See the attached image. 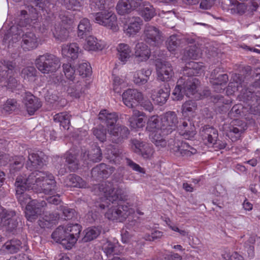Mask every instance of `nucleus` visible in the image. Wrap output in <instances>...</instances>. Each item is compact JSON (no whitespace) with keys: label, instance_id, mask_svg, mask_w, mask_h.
I'll use <instances>...</instances> for the list:
<instances>
[{"label":"nucleus","instance_id":"1","mask_svg":"<svg viewBox=\"0 0 260 260\" xmlns=\"http://www.w3.org/2000/svg\"><path fill=\"white\" fill-rule=\"evenodd\" d=\"M25 179L28 186L37 192L51 194L56 190L55 177L48 171H35Z\"/></svg>","mask_w":260,"mask_h":260},{"label":"nucleus","instance_id":"2","mask_svg":"<svg viewBox=\"0 0 260 260\" xmlns=\"http://www.w3.org/2000/svg\"><path fill=\"white\" fill-rule=\"evenodd\" d=\"M81 231V227L78 224L59 226L52 233L51 237L54 241L70 249L76 243Z\"/></svg>","mask_w":260,"mask_h":260},{"label":"nucleus","instance_id":"3","mask_svg":"<svg viewBox=\"0 0 260 260\" xmlns=\"http://www.w3.org/2000/svg\"><path fill=\"white\" fill-rule=\"evenodd\" d=\"M200 84L199 80L196 77H182L177 81V85L172 93V99L174 101L183 99L184 95L189 97L198 91Z\"/></svg>","mask_w":260,"mask_h":260},{"label":"nucleus","instance_id":"4","mask_svg":"<svg viewBox=\"0 0 260 260\" xmlns=\"http://www.w3.org/2000/svg\"><path fill=\"white\" fill-rule=\"evenodd\" d=\"M35 64L42 74H49L56 72L60 68L61 63L58 57L47 53L38 56L35 60Z\"/></svg>","mask_w":260,"mask_h":260},{"label":"nucleus","instance_id":"5","mask_svg":"<svg viewBox=\"0 0 260 260\" xmlns=\"http://www.w3.org/2000/svg\"><path fill=\"white\" fill-rule=\"evenodd\" d=\"M99 190L103 192L107 199L112 203L116 201H126L128 195L125 190L120 187L115 188L109 182H103L98 186Z\"/></svg>","mask_w":260,"mask_h":260},{"label":"nucleus","instance_id":"6","mask_svg":"<svg viewBox=\"0 0 260 260\" xmlns=\"http://www.w3.org/2000/svg\"><path fill=\"white\" fill-rule=\"evenodd\" d=\"M92 17L95 23L104 26L114 31L118 30L117 17L116 15L110 10L92 13Z\"/></svg>","mask_w":260,"mask_h":260},{"label":"nucleus","instance_id":"7","mask_svg":"<svg viewBox=\"0 0 260 260\" xmlns=\"http://www.w3.org/2000/svg\"><path fill=\"white\" fill-rule=\"evenodd\" d=\"M133 212V209L127 205L112 206L106 212L105 216L110 220L122 222Z\"/></svg>","mask_w":260,"mask_h":260},{"label":"nucleus","instance_id":"8","mask_svg":"<svg viewBox=\"0 0 260 260\" xmlns=\"http://www.w3.org/2000/svg\"><path fill=\"white\" fill-rule=\"evenodd\" d=\"M143 37L147 43L153 46H159L164 40L160 30L149 24L145 25Z\"/></svg>","mask_w":260,"mask_h":260},{"label":"nucleus","instance_id":"9","mask_svg":"<svg viewBox=\"0 0 260 260\" xmlns=\"http://www.w3.org/2000/svg\"><path fill=\"white\" fill-rule=\"evenodd\" d=\"M47 203L45 201H38L32 200L28 203L25 208V217L27 219L33 222L44 212Z\"/></svg>","mask_w":260,"mask_h":260},{"label":"nucleus","instance_id":"10","mask_svg":"<svg viewBox=\"0 0 260 260\" xmlns=\"http://www.w3.org/2000/svg\"><path fill=\"white\" fill-rule=\"evenodd\" d=\"M111 141L115 144H121L128 138L130 132L125 125L117 124L108 129Z\"/></svg>","mask_w":260,"mask_h":260},{"label":"nucleus","instance_id":"11","mask_svg":"<svg viewBox=\"0 0 260 260\" xmlns=\"http://www.w3.org/2000/svg\"><path fill=\"white\" fill-rule=\"evenodd\" d=\"M16 187V194L18 202L21 205L28 204L30 200V196L24 192L27 189H31V187L28 186V184L26 183L25 178L22 176H18L16 179L15 183Z\"/></svg>","mask_w":260,"mask_h":260},{"label":"nucleus","instance_id":"12","mask_svg":"<svg viewBox=\"0 0 260 260\" xmlns=\"http://www.w3.org/2000/svg\"><path fill=\"white\" fill-rule=\"evenodd\" d=\"M240 91V96L241 100L248 103L251 112L254 114H259L260 97L248 89H242Z\"/></svg>","mask_w":260,"mask_h":260},{"label":"nucleus","instance_id":"13","mask_svg":"<svg viewBox=\"0 0 260 260\" xmlns=\"http://www.w3.org/2000/svg\"><path fill=\"white\" fill-rule=\"evenodd\" d=\"M132 144L135 147V152L143 158L149 159L152 157L154 150L151 144L135 139L132 140Z\"/></svg>","mask_w":260,"mask_h":260},{"label":"nucleus","instance_id":"14","mask_svg":"<svg viewBox=\"0 0 260 260\" xmlns=\"http://www.w3.org/2000/svg\"><path fill=\"white\" fill-rule=\"evenodd\" d=\"M246 127V124L242 120L236 119L232 121L229 126L226 136L232 141H236L241 137Z\"/></svg>","mask_w":260,"mask_h":260},{"label":"nucleus","instance_id":"15","mask_svg":"<svg viewBox=\"0 0 260 260\" xmlns=\"http://www.w3.org/2000/svg\"><path fill=\"white\" fill-rule=\"evenodd\" d=\"M115 171V168L105 164L96 165L91 170V178L95 180H101L109 177Z\"/></svg>","mask_w":260,"mask_h":260},{"label":"nucleus","instance_id":"16","mask_svg":"<svg viewBox=\"0 0 260 260\" xmlns=\"http://www.w3.org/2000/svg\"><path fill=\"white\" fill-rule=\"evenodd\" d=\"M122 101L125 106L133 108L136 102L143 100V94L135 89H128L122 94Z\"/></svg>","mask_w":260,"mask_h":260},{"label":"nucleus","instance_id":"17","mask_svg":"<svg viewBox=\"0 0 260 260\" xmlns=\"http://www.w3.org/2000/svg\"><path fill=\"white\" fill-rule=\"evenodd\" d=\"M156 68L158 78L161 81H168L174 75L172 66L169 62L158 60L156 63Z\"/></svg>","mask_w":260,"mask_h":260},{"label":"nucleus","instance_id":"18","mask_svg":"<svg viewBox=\"0 0 260 260\" xmlns=\"http://www.w3.org/2000/svg\"><path fill=\"white\" fill-rule=\"evenodd\" d=\"M119 118L118 114L109 110H102L99 114V119L102 123L106 125L107 129L113 127Z\"/></svg>","mask_w":260,"mask_h":260},{"label":"nucleus","instance_id":"19","mask_svg":"<svg viewBox=\"0 0 260 260\" xmlns=\"http://www.w3.org/2000/svg\"><path fill=\"white\" fill-rule=\"evenodd\" d=\"M178 118L174 112H167L161 118L163 131H166L167 133H171L178 127Z\"/></svg>","mask_w":260,"mask_h":260},{"label":"nucleus","instance_id":"20","mask_svg":"<svg viewBox=\"0 0 260 260\" xmlns=\"http://www.w3.org/2000/svg\"><path fill=\"white\" fill-rule=\"evenodd\" d=\"M23 101L29 115L34 114L42 106L40 100L29 92H25Z\"/></svg>","mask_w":260,"mask_h":260},{"label":"nucleus","instance_id":"21","mask_svg":"<svg viewBox=\"0 0 260 260\" xmlns=\"http://www.w3.org/2000/svg\"><path fill=\"white\" fill-rule=\"evenodd\" d=\"M178 128L180 135L185 139L191 140L196 134L195 126L189 120L180 121Z\"/></svg>","mask_w":260,"mask_h":260},{"label":"nucleus","instance_id":"22","mask_svg":"<svg viewBox=\"0 0 260 260\" xmlns=\"http://www.w3.org/2000/svg\"><path fill=\"white\" fill-rule=\"evenodd\" d=\"M194 43V39L191 38H180L176 35H172L168 39L167 46L170 51H175L178 47H182V44H192Z\"/></svg>","mask_w":260,"mask_h":260},{"label":"nucleus","instance_id":"23","mask_svg":"<svg viewBox=\"0 0 260 260\" xmlns=\"http://www.w3.org/2000/svg\"><path fill=\"white\" fill-rule=\"evenodd\" d=\"M21 47L25 51L36 49L38 46V38L32 32H27L21 36Z\"/></svg>","mask_w":260,"mask_h":260},{"label":"nucleus","instance_id":"24","mask_svg":"<svg viewBox=\"0 0 260 260\" xmlns=\"http://www.w3.org/2000/svg\"><path fill=\"white\" fill-rule=\"evenodd\" d=\"M170 89L169 88V85L165 84L164 87L158 90L157 92L152 90L151 98L157 104L162 105L167 101L170 95Z\"/></svg>","mask_w":260,"mask_h":260},{"label":"nucleus","instance_id":"25","mask_svg":"<svg viewBox=\"0 0 260 260\" xmlns=\"http://www.w3.org/2000/svg\"><path fill=\"white\" fill-rule=\"evenodd\" d=\"M172 149L177 156L180 155L188 157L197 152L196 148L192 147L188 143L183 141L180 144H177Z\"/></svg>","mask_w":260,"mask_h":260},{"label":"nucleus","instance_id":"26","mask_svg":"<svg viewBox=\"0 0 260 260\" xmlns=\"http://www.w3.org/2000/svg\"><path fill=\"white\" fill-rule=\"evenodd\" d=\"M15 213L14 211H6L1 219V223L3 226L7 227V230L11 232L15 230L18 224L17 220L14 217Z\"/></svg>","mask_w":260,"mask_h":260},{"label":"nucleus","instance_id":"27","mask_svg":"<svg viewBox=\"0 0 260 260\" xmlns=\"http://www.w3.org/2000/svg\"><path fill=\"white\" fill-rule=\"evenodd\" d=\"M222 70L220 68H216L212 72L210 76L211 82L216 86L225 85L229 81L227 74L222 73Z\"/></svg>","mask_w":260,"mask_h":260},{"label":"nucleus","instance_id":"28","mask_svg":"<svg viewBox=\"0 0 260 260\" xmlns=\"http://www.w3.org/2000/svg\"><path fill=\"white\" fill-rule=\"evenodd\" d=\"M45 160L38 153H32L29 154L26 161V167L30 170L41 169L45 165Z\"/></svg>","mask_w":260,"mask_h":260},{"label":"nucleus","instance_id":"29","mask_svg":"<svg viewBox=\"0 0 260 260\" xmlns=\"http://www.w3.org/2000/svg\"><path fill=\"white\" fill-rule=\"evenodd\" d=\"M83 48L88 51H98L103 50L105 45L101 40H98L96 38L90 36L86 38Z\"/></svg>","mask_w":260,"mask_h":260},{"label":"nucleus","instance_id":"30","mask_svg":"<svg viewBox=\"0 0 260 260\" xmlns=\"http://www.w3.org/2000/svg\"><path fill=\"white\" fill-rule=\"evenodd\" d=\"M143 21L139 17H133L130 18L127 27L125 31L129 36L136 35L141 28Z\"/></svg>","mask_w":260,"mask_h":260},{"label":"nucleus","instance_id":"31","mask_svg":"<svg viewBox=\"0 0 260 260\" xmlns=\"http://www.w3.org/2000/svg\"><path fill=\"white\" fill-rule=\"evenodd\" d=\"M200 134L204 140H207L209 143L213 144L217 141L218 137L217 130L208 126L203 128L200 132Z\"/></svg>","mask_w":260,"mask_h":260},{"label":"nucleus","instance_id":"32","mask_svg":"<svg viewBox=\"0 0 260 260\" xmlns=\"http://www.w3.org/2000/svg\"><path fill=\"white\" fill-rule=\"evenodd\" d=\"M212 102L215 104L217 111L219 112H226L229 109L230 101L225 100L220 94H215L211 97Z\"/></svg>","mask_w":260,"mask_h":260},{"label":"nucleus","instance_id":"33","mask_svg":"<svg viewBox=\"0 0 260 260\" xmlns=\"http://www.w3.org/2000/svg\"><path fill=\"white\" fill-rule=\"evenodd\" d=\"M194 40V43L192 44H187L188 47L185 48L183 52V59H197L200 56V50L198 44Z\"/></svg>","mask_w":260,"mask_h":260},{"label":"nucleus","instance_id":"34","mask_svg":"<svg viewBox=\"0 0 260 260\" xmlns=\"http://www.w3.org/2000/svg\"><path fill=\"white\" fill-rule=\"evenodd\" d=\"M85 89V83L81 81L72 84L69 87L67 92L69 95L75 99L79 98Z\"/></svg>","mask_w":260,"mask_h":260},{"label":"nucleus","instance_id":"35","mask_svg":"<svg viewBox=\"0 0 260 260\" xmlns=\"http://www.w3.org/2000/svg\"><path fill=\"white\" fill-rule=\"evenodd\" d=\"M135 55L139 61L147 60L150 55V51L144 43H138L135 47Z\"/></svg>","mask_w":260,"mask_h":260},{"label":"nucleus","instance_id":"36","mask_svg":"<svg viewBox=\"0 0 260 260\" xmlns=\"http://www.w3.org/2000/svg\"><path fill=\"white\" fill-rule=\"evenodd\" d=\"M64 183L68 187L82 188L86 186V182L76 174L68 175L65 179Z\"/></svg>","mask_w":260,"mask_h":260},{"label":"nucleus","instance_id":"37","mask_svg":"<svg viewBox=\"0 0 260 260\" xmlns=\"http://www.w3.org/2000/svg\"><path fill=\"white\" fill-rule=\"evenodd\" d=\"M151 74V71L142 69L136 72L134 74L133 81L136 84L142 85L146 84Z\"/></svg>","mask_w":260,"mask_h":260},{"label":"nucleus","instance_id":"38","mask_svg":"<svg viewBox=\"0 0 260 260\" xmlns=\"http://www.w3.org/2000/svg\"><path fill=\"white\" fill-rule=\"evenodd\" d=\"M79 52V48L76 43L63 45L62 47V55L72 59H75L78 58Z\"/></svg>","mask_w":260,"mask_h":260},{"label":"nucleus","instance_id":"39","mask_svg":"<svg viewBox=\"0 0 260 260\" xmlns=\"http://www.w3.org/2000/svg\"><path fill=\"white\" fill-rule=\"evenodd\" d=\"M146 129L151 133L163 130L161 119L160 120L157 115L150 116L148 119Z\"/></svg>","mask_w":260,"mask_h":260},{"label":"nucleus","instance_id":"40","mask_svg":"<svg viewBox=\"0 0 260 260\" xmlns=\"http://www.w3.org/2000/svg\"><path fill=\"white\" fill-rule=\"evenodd\" d=\"M117 50L119 60L125 63L132 55V50L129 46L124 43L118 45Z\"/></svg>","mask_w":260,"mask_h":260},{"label":"nucleus","instance_id":"41","mask_svg":"<svg viewBox=\"0 0 260 260\" xmlns=\"http://www.w3.org/2000/svg\"><path fill=\"white\" fill-rule=\"evenodd\" d=\"M68 28V27L62 26L60 24H55L53 33L56 39L61 42L67 40L69 34Z\"/></svg>","mask_w":260,"mask_h":260},{"label":"nucleus","instance_id":"42","mask_svg":"<svg viewBox=\"0 0 260 260\" xmlns=\"http://www.w3.org/2000/svg\"><path fill=\"white\" fill-rule=\"evenodd\" d=\"M71 115L67 112L56 114L53 117L55 122L59 123L60 125L65 129H68L70 124Z\"/></svg>","mask_w":260,"mask_h":260},{"label":"nucleus","instance_id":"43","mask_svg":"<svg viewBox=\"0 0 260 260\" xmlns=\"http://www.w3.org/2000/svg\"><path fill=\"white\" fill-rule=\"evenodd\" d=\"M92 30L89 20L83 18L80 21L78 26V36L83 38L88 35Z\"/></svg>","mask_w":260,"mask_h":260},{"label":"nucleus","instance_id":"44","mask_svg":"<svg viewBox=\"0 0 260 260\" xmlns=\"http://www.w3.org/2000/svg\"><path fill=\"white\" fill-rule=\"evenodd\" d=\"M163 130H159L158 131L151 133L150 135L151 141L158 148L160 149L165 147L167 145V141L161 135Z\"/></svg>","mask_w":260,"mask_h":260},{"label":"nucleus","instance_id":"45","mask_svg":"<svg viewBox=\"0 0 260 260\" xmlns=\"http://www.w3.org/2000/svg\"><path fill=\"white\" fill-rule=\"evenodd\" d=\"M142 8L139 13L145 21L150 20L155 16V9L149 2L146 1Z\"/></svg>","mask_w":260,"mask_h":260},{"label":"nucleus","instance_id":"46","mask_svg":"<svg viewBox=\"0 0 260 260\" xmlns=\"http://www.w3.org/2000/svg\"><path fill=\"white\" fill-rule=\"evenodd\" d=\"M116 248L117 246L111 241L108 240H103L102 249L107 256L117 254L118 251Z\"/></svg>","mask_w":260,"mask_h":260},{"label":"nucleus","instance_id":"47","mask_svg":"<svg viewBox=\"0 0 260 260\" xmlns=\"http://www.w3.org/2000/svg\"><path fill=\"white\" fill-rule=\"evenodd\" d=\"M233 82L229 83L228 88H231L233 92L240 90V88L245 87L246 85L242 79V77L239 74H235L232 77Z\"/></svg>","mask_w":260,"mask_h":260},{"label":"nucleus","instance_id":"48","mask_svg":"<svg viewBox=\"0 0 260 260\" xmlns=\"http://www.w3.org/2000/svg\"><path fill=\"white\" fill-rule=\"evenodd\" d=\"M3 247L10 253H16L21 248V242L18 239H13L6 242Z\"/></svg>","mask_w":260,"mask_h":260},{"label":"nucleus","instance_id":"49","mask_svg":"<svg viewBox=\"0 0 260 260\" xmlns=\"http://www.w3.org/2000/svg\"><path fill=\"white\" fill-rule=\"evenodd\" d=\"M129 0H119L116 5V11L120 15L129 14L132 12Z\"/></svg>","mask_w":260,"mask_h":260},{"label":"nucleus","instance_id":"50","mask_svg":"<svg viewBox=\"0 0 260 260\" xmlns=\"http://www.w3.org/2000/svg\"><path fill=\"white\" fill-rule=\"evenodd\" d=\"M66 161L69 165L71 171H75L79 169V160L76 154L69 153L66 156Z\"/></svg>","mask_w":260,"mask_h":260},{"label":"nucleus","instance_id":"51","mask_svg":"<svg viewBox=\"0 0 260 260\" xmlns=\"http://www.w3.org/2000/svg\"><path fill=\"white\" fill-rule=\"evenodd\" d=\"M87 157L93 162L101 161L102 158V153L100 148L94 146L89 152H88Z\"/></svg>","mask_w":260,"mask_h":260},{"label":"nucleus","instance_id":"52","mask_svg":"<svg viewBox=\"0 0 260 260\" xmlns=\"http://www.w3.org/2000/svg\"><path fill=\"white\" fill-rule=\"evenodd\" d=\"M100 233L101 231L98 228L92 227L88 228L86 230V233L83 240L85 242L93 240L96 238Z\"/></svg>","mask_w":260,"mask_h":260},{"label":"nucleus","instance_id":"53","mask_svg":"<svg viewBox=\"0 0 260 260\" xmlns=\"http://www.w3.org/2000/svg\"><path fill=\"white\" fill-rule=\"evenodd\" d=\"M24 161L25 158L23 156L16 157L14 161L10 166L11 173L14 174L20 171L23 168Z\"/></svg>","mask_w":260,"mask_h":260},{"label":"nucleus","instance_id":"54","mask_svg":"<svg viewBox=\"0 0 260 260\" xmlns=\"http://www.w3.org/2000/svg\"><path fill=\"white\" fill-rule=\"evenodd\" d=\"M197 108V105L195 101L188 100L186 101L182 105V113L183 114L188 115L190 113L194 112Z\"/></svg>","mask_w":260,"mask_h":260},{"label":"nucleus","instance_id":"55","mask_svg":"<svg viewBox=\"0 0 260 260\" xmlns=\"http://www.w3.org/2000/svg\"><path fill=\"white\" fill-rule=\"evenodd\" d=\"M58 2L68 10H76L81 6L77 0H58Z\"/></svg>","mask_w":260,"mask_h":260},{"label":"nucleus","instance_id":"56","mask_svg":"<svg viewBox=\"0 0 260 260\" xmlns=\"http://www.w3.org/2000/svg\"><path fill=\"white\" fill-rule=\"evenodd\" d=\"M16 67V63L14 61L9 60H0V72H5V74L8 71H13Z\"/></svg>","mask_w":260,"mask_h":260},{"label":"nucleus","instance_id":"57","mask_svg":"<svg viewBox=\"0 0 260 260\" xmlns=\"http://www.w3.org/2000/svg\"><path fill=\"white\" fill-rule=\"evenodd\" d=\"M108 0H90V7L94 11H103L107 8Z\"/></svg>","mask_w":260,"mask_h":260},{"label":"nucleus","instance_id":"58","mask_svg":"<svg viewBox=\"0 0 260 260\" xmlns=\"http://www.w3.org/2000/svg\"><path fill=\"white\" fill-rule=\"evenodd\" d=\"M78 72L80 76L82 78H85L91 75V68L87 63H82L79 65Z\"/></svg>","mask_w":260,"mask_h":260},{"label":"nucleus","instance_id":"59","mask_svg":"<svg viewBox=\"0 0 260 260\" xmlns=\"http://www.w3.org/2000/svg\"><path fill=\"white\" fill-rule=\"evenodd\" d=\"M17 102L14 99H9L3 106V112L10 113L17 108Z\"/></svg>","mask_w":260,"mask_h":260},{"label":"nucleus","instance_id":"60","mask_svg":"<svg viewBox=\"0 0 260 260\" xmlns=\"http://www.w3.org/2000/svg\"><path fill=\"white\" fill-rule=\"evenodd\" d=\"M92 133L101 142L106 140V129L103 127L99 126L93 128Z\"/></svg>","mask_w":260,"mask_h":260},{"label":"nucleus","instance_id":"61","mask_svg":"<svg viewBox=\"0 0 260 260\" xmlns=\"http://www.w3.org/2000/svg\"><path fill=\"white\" fill-rule=\"evenodd\" d=\"M163 233L158 230H152L151 234H146L144 238L146 240L154 241L159 240L163 237Z\"/></svg>","mask_w":260,"mask_h":260},{"label":"nucleus","instance_id":"62","mask_svg":"<svg viewBox=\"0 0 260 260\" xmlns=\"http://www.w3.org/2000/svg\"><path fill=\"white\" fill-rule=\"evenodd\" d=\"M60 208L66 220L72 219L76 215V212L73 209L67 206H60Z\"/></svg>","mask_w":260,"mask_h":260},{"label":"nucleus","instance_id":"63","mask_svg":"<svg viewBox=\"0 0 260 260\" xmlns=\"http://www.w3.org/2000/svg\"><path fill=\"white\" fill-rule=\"evenodd\" d=\"M62 67L66 77L71 80H73L74 78V76L75 72L74 69L69 63L63 64Z\"/></svg>","mask_w":260,"mask_h":260},{"label":"nucleus","instance_id":"64","mask_svg":"<svg viewBox=\"0 0 260 260\" xmlns=\"http://www.w3.org/2000/svg\"><path fill=\"white\" fill-rule=\"evenodd\" d=\"M37 71L34 67H27L22 70V74L24 79H29L36 76Z\"/></svg>","mask_w":260,"mask_h":260}]
</instances>
